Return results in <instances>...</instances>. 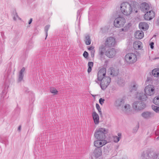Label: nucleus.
<instances>
[{"mask_svg": "<svg viewBox=\"0 0 159 159\" xmlns=\"http://www.w3.org/2000/svg\"><path fill=\"white\" fill-rule=\"evenodd\" d=\"M145 94L143 93L138 92L136 94V98L138 99L145 101L148 98L147 96H152L155 93V89L153 85H148L144 89Z\"/></svg>", "mask_w": 159, "mask_h": 159, "instance_id": "obj_1", "label": "nucleus"}, {"mask_svg": "<svg viewBox=\"0 0 159 159\" xmlns=\"http://www.w3.org/2000/svg\"><path fill=\"white\" fill-rule=\"evenodd\" d=\"M120 10L122 13L124 15L126 16L130 15L135 10L134 6L127 2L121 3Z\"/></svg>", "mask_w": 159, "mask_h": 159, "instance_id": "obj_2", "label": "nucleus"}, {"mask_svg": "<svg viewBox=\"0 0 159 159\" xmlns=\"http://www.w3.org/2000/svg\"><path fill=\"white\" fill-rule=\"evenodd\" d=\"M107 133V130L105 128H97L95 130L94 137L97 139H105L106 138L105 135Z\"/></svg>", "mask_w": 159, "mask_h": 159, "instance_id": "obj_3", "label": "nucleus"}, {"mask_svg": "<svg viewBox=\"0 0 159 159\" xmlns=\"http://www.w3.org/2000/svg\"><path fill=\"white\" fill-rule=\"evenodd\" d=\"M140 100L135 101L132 104L133 108L135 111H138L143 110L145 107V103L142 102V100L139 99Z\"/></svg>", "mask_w": 159, "mask_h": 159, "instance_id": "obj_4", "label": "nucleus"}, {"mask_svg": "<svg viewBox=\"0 0 159 159\" xmlns=\"http://www.w3.org/2000/svg\"><path fill=\"white\" fill-rule=\"evenodd\" d=\"M125 59L127 63L132 64L137 61V57L136 55L134 53H129L125 55Z\"/></svg>", "mask_w": 159, "mask_h": 159, "instance_id": "obj_5", "label": "nucleus"}, {"mask_svg": "<svg viewBox=\"0 0 159 159\" xmlns=\"http://www.w3.org/2000/svg\"><path fill=\"white\" fill-rule=\"evenodd\" d=\"M125 22V20L124 18L119 16L114 21V25L116 27L120 28L123 27Z\"/></svg>", "mask_w": 159, "mask_h": 159, "instance_id": "obj_6", "label": "nucleus"}, {"mask_svg": "<svg viewBox=\"0 0 159 159\" xmlns=\"http://www.w3.org/2000/svg\"><path fill=\"white\" fill-rule=\"evenodd\" d=\"M110 78L109 77H105V78L102 79L101 81L100 85L102 90H105L109 85L111 82Z\"/></svg>", "mask_w": 159, "mask_h": 159, "instance_id": "obj_7", "label": "nucleus"}, {"mask_svg": "<svg viewBox=\"0 0 159 159\" xmlns=\"http://www.w3.org/2000/svg\"><path fill=\"white\" fill-rule=\"evenodd\" d=\"M116 44L115 39L112 37L107 38L105 42V45L106 47H114Z\"/></svg>", "mask_w": 159, "mask_h": 159, "instance_id": "obj_8", "label": "nucleus"}, {"mask_svg": "<svg viewBox=\"0 0 159 159\" xmlns=\"http://www.w3.org/2000/svg\"><path fill=\"white\" fill-rule=\"evenodd\" d=\"M106 73V69L104 68L101 69L98 72V80L101 81L102 79L105 77Z\"/></svg>", "mask_w": 159, "mask_h": 159, "instance_id": "obj_9", "label": "nucleus"}, {"mask_svg": "<svg viewBox=\"0 0 159 159\" xmlns=\"http://www.w3.org/2000/svg\"><path fill=\"white\" fill-rule=\"evenodd\" d=\"M107 143V141L105 139H97L94 142V146L97 148H100Z\"/></svg>", "mask_w": 159, "mask_h": 159, "instance_id": "obj_10", "label": "nucleus"}, {"mask_svg": "<svg viewBox=\"0 0 159 159\" xmlns=\"http://www.w3.org/2000/svg\"><path fill=\"white\" fill-rule=\"evenodd\" d=\"M140 9L141 11L144 13L152 10L150 5L146 2L142 3L140 5Z\"/></svg>", "mask_w": 159, "mask_h": 159, "instance_id": "obj_11", "label": "nucleus"}, {"mask_svg": "<svg viewBox=\"0 0 159 159\" xmlns=\"http://www.w3.org/2000/svg\"><path fill=\"white\" fill-rule=\"evenodd\" d=\"M116 50L114 48L109 49L105 52L106 55L107 57L110 58L114 57L116 55Z\"/></svg>", "mask_w": 159, "mask_h": 159, "instance_id": "obj_12", "label": "nucleus"}, {"mask_svg": "<svg viewBox=\"0 0 159 159\" xmlns=\"http://www.w3.org/2000/svg\"><path fill=\"white\" fill-rule=\"evenodd\" d=\"M144 15V19L147 20H150L154 16V12L152 10L145 12Z\"/></svg>", "mask_w": 159, "mask_h": 159, "instance_id": "obj_13", "label": "nucleus"}, {"mask_svg": "<svg viewBox=\"0 0 159 159\" xmlns=\"http://www.w3.org/2000/svg\"><path fill=\"white\" fill-rule=\"evenodd\" d=\"M102 154V151L100 148H96L93 151L92 154V158H95L100 156Z\"/></svg>", "mask_w": 159, "mask_h": 159, "instance_id": "obj_14", "label": "nucleus"}, {"mask_svg": "<svg viewBox=\"0 0 159 159\" xmlns=\"http://www.w3.org/2000/svg\"><path fill=\"white\" fill-rule=\"evenodd\" d=\"M92 117L95 124L96 125L98 124L99 122V116L95 111H93V112Z\"/></svg>", "mask_w": 159, "mask_h": 159, "instance_id": "obj_15", "label": "nucleus"}, {"mask_svg": "<svg viewBox=\"0 0 159 159\" xmlns=\"http://www.w3.org/2000/svg\"><path fill=\"white\" fill-rule=\"evenodd\" d=\"M134 36L136 38L141 39L144 36L143 32L142 31H137L134 34Z\"/></svg>", "mask_w": 159, "mask_h": 159, "instance_id": "obj_16", "label": "nucleus"}, {"mask_svg": "<svg viewBox=\"0 0 159 159\" xmlns=\"http://www.w3.org/2000/svg\"><path fill=\"white\" fill-rule=\"evenodd\" d=\"M139 27L140 29L146 30L148 28V25L145 22H141L139 24Z\"/></svg>", "mask_w": 159, "mask_h": 159, "instance_id": "obj_17", "label": "nucleus"}, {"mask_svg": "<svg viewBox=\"0 0 159 159\" xmlns=\"http://www.w3.org/2000/svg\"><path fill=\"white\" fill-rule=\"evenodd\" d=\"M25 70V68L24 67H23L20 71L18 76V82H21L23 80Z\"/></svg>", "mask_w": 159, "mask_h": 159, "instance_id": "obj_18", "label": "nucleus"}, {"mask_svg": "<svg viewBox=\"0 0 159 159\" xmlns=\"http://www.w3.org/2000/svg\"><path fill=\"white\" fill-rule=\"evenodd\" d=\"M109 72L110 71V74L112 76H117L118 74V71L117 70H115L113 67H111L109 69Z\"/></svg>", "mask_w": 159, "mask_h": 159, "instance_id": "obj_19", "label": "nucleus"}, {"mask_svg": "<svg viewBox=\"0 0 159 159\" xmlns=\"http://www.w3.org/2000/svg\"><path fill=\"white\" fill-rule=\"evenodd\" d=\"M151 113L148 111L144 112L142 114V117L145 119H149L151 117Z\"/></svg>", "mask_w": 159, "mask_h": 159, "instance_id": "obj_20", "label": "nucleus"}, {"mask_svg": "<svg viewBox=\"0 0 159 159\" xmlns=\"http://www.w3.org/2000/svg\"><path fill=\"white\" fill-rule=\"evenodd\" d=\"M106 50L105 47L103 45H101L99 49V54L101 56H102Z\"/></svg>", "mask_w": 159, "mask_h": 159, "instance_id": "obj_21", "label": "nucleus"}, {"mask_svg": "<svg viewBox=\"0 0 159 159\" xmlns=\"http://www.w3.org/2000/svg\"><path fill=\"white\" fill-rule=\"evenodd\" d=\"M123 100L122 99H117L115 103V105L117 107H120L123 103Z\"/></svg>", "mask_w": 159, "mask_h": 159, "instance_id": "obj_22", "label": "nucleus"}, {"mask_svg": "<svg viewBox=\"0 0 159 159\" xmlns=\"http://www.w3.org/2000/svg\"><path fill=\"white\" fill-rule=\"evenodd\" d=\"M152 75L155 77H159V69H154L152 71Z\"/></svg>", "mask_w": 159, "mask_h": 159, "instance_id": "obj_23", "label": "nucleus"}, {"mask_svg": "<svg viewBox=\"0 0 159 159\" xmlns=\"http://www.w3.org/2000/svg\"><path fill=\"white\" fill-rule=\"evenodd\" d=\"M85 44L87 45H89L90 44L91 41L89 35H87L85 36Z\"/></svg>", "mask_w": 159, "mask_h": 159, "instance_id": "obj_24", "label": "nucleus"}, {"mask_svg": "<svg viewBox=\"0 0 159 159\" xmlns=\"http://www.w3.org/2000/svg\"><path fill=\"white\" fill-rule=\"evenodd\" d=\"M153 102L155 105L159 106V96H157L154 98Z\"/></svg>", "mask_w": 159, "mask_h": 159, "instance_id": "obj_25", "label": "nucleus"}, {"mask_svg": "<svg viewBox=\"0 0 159 159\" xmlns=\"http://www.w3.org/2000/svg\"><path fill=\"white\" fill-rule=\"evenodd\" d=\"M140 42H135L134 43L133 45L134 47L135 48V49H136L137 48L138 49H140L141 47V46L140 44Z\"/></svg>", "mask_w": 159, "mask_h": 159, "instance_id": "obj_26", "label": "nucleus"}, {"mask_svg": "<svg viewBox=\"0 0 159 159\" xmlns=\"http://www.w3.org/2000/svg\"><path fill=\"white\" fill-rule=\"evenodd\" d=\"M130 106L129 104H126L124 107V110L125 111H129L130 110Z\"/></svg>", "mask_w": 159, "mask_h": 159, "instance_id": "obj_27", "label": "nucleus"}, {"mask_svg": "<svg viewBox=\"0 0 159 159\" xmlns=\"http://www.w3.org/2000/svg\"><path fill=\"white\" fill-rule=\"evenodd\" d=\"M50 27V25H46L44 28V31L45 32V34L46 35V38L45 39H46L47 36H48V30H49V28Z\"/></svg>", "mask_w": 159, "mask_h": 159, "instance_id": "obj_28", "label": "nucleus"}, {"mask_svg": "<svg viewBox=\"0 0 159 159\" xmlns=\"http://www.w3.org/2000/svg\"><path fill=\"white\" fill-rule=\"evenodd\" d=\"M50 92L52 93H54L55 94H57L58 91L57 90L54 88H51L50 89Z\"/></svg>", "mask_w": 159, "mask_h": 159, "instance_id": "obj_29", "label": "nucleus"}, {"mask_svg": "<svg viewBox=\"0 0 159 159\" xmlns=\"http://www.w3.org/2000/svg\"><path fill=\"white\" fill-rule=\"evenodd\" d=\"M137 87V85L135 84L133 85V86L131 87V91L132 92L133 91H135L136 90Z\"/></svg>", "mask_w": 159, "mask_h": 159, "instance_id": "obj_30", "label": "nucleus"}, {"mask_svg": "<svg viewBox=\"0 0 159 159\" xmlns=\"http://www.w3.org/2000/svg\"><path fill=\"white\" fill-rule=\"evenodd\" d=\"M129 29V27L127 26H125L123 28H121L120 30V32H126L127 30H128Z\"/></svg>", "mask_w": 159, "mask_h": 159, "instance_id": "obj_31", "label": "nucleus"}, {"mask_svg": "<svg viewBox=\"0 0 159 159\" xmlns=\"http://www.w3.org/2000/svg\"><path fill=\"white\" fill-rule=\"evenodd\" d=\"M120 138L117 136L113 137L114 141L115 143H117L120 140Z\"/></svg>", "mask_w": 159, "mask_h": 159, "instance_id": "obj_32", "label": "nucleus"}, {"mask_svg": "<svg viewBox=\"0 0 159 159\" xmlns=\"http://www.w3.org/2000/svg\"><path fill=\"white\" fill-rule=\"evenodd\" d=\"M13 19L15 20H17V19H20V18L19 17L17 13L15 12V14L14 15V16H13Z\"/></svg>", "mask_w": 159, "mask_h": 159, "instance_id": "obj_33", "label": "nucleus"}, {"mask_svg": "<svg viewBox=\"0 0 159 159\" xmlns=\"http://www.w3.org/2000/svg\"><path fill=\"white\" fill-rule=\"evenodd\" d=\"M96 108L98 110L99 112L100 113V114H101L102 112H101V109L100 108V106H99V104L97 103L96 105Z\"/></svg>", "mask_w": 159, "mask_h": 159, "instance_id": "obj_34", "label": "nucleus"}, {"mask_svg": "<svg viewBox=\"0 0 159 159\" xmlns=\"http://www.w3.org/2000/svg\"><path fill=\"white\" fill-rule=\"evenodd\" d=\"M88 52L86 51H85L84 52L83 55L85 58H87L88 57Z\"/></svg>", "mask_w": 159, "mask_h": 159, "instance_id": "obj_35", "label": "nucleus"}, {"mask_svg": "<svg viewBox=\"0 0 159 159\" xmlns=\"http://www.w3.org/2000/svg\"><path fill=\"white\" fill-rule=\"evenodd\" d=\"M88 67H92L93 66V62H89L88 63Z\"/></svg>", "mask_w": 159, "mask_h": 159, "instance_id": "obj_36", "label": "nucleus"}, {"mask_svg": "<svg viewBox=\"0 0 159 159\" xmlns=\"http://www.w3.org/2000/svg\"><path fill=\"white\" fill-rule=\"evenodd\" d=\"M104 101H105L104 99H103L102 98H100L99 99V102L102 105L104 103Z\"/></svg>", "mask_w": 159, "mask_h": 159, "instance_id": "obj_37", "label": "nucleus"}, {"mask_svg": "<svg viewBox=\"0 0 159 159\" xmlns=\"http://www.w3.org/2000/svg\"><path fill=\"white\" fill-rule=\"evenodd\" d=\"M95 50L91 51V55L92 57H93L94 56Z\"/></svg>", "mask_w": 159, "mask_h": 159, "instance_id": "obj_38", "label": "nucleus"}, {"mask_svg": "<svg viewBox=\"0 0 159 159\" xmlns=\"http://www.w3.org/2000/svg\"><path fill=\"white\" fill-rule=\"evenodd\" d=\"M88 50L90 51H92L93 50H94V47L93 46H91L88 48Z\"/></svg>", "mask_w": 159, "mask_h": 159, "instance_id": "obj_39", "label": "nucleus"}, {"mask_svg": "<svg viewBox=\"0 0 159 159\" xmlns=\"http://www.w3.org/2000/svg\"><path fill=\"white\" fill-rule=\"evenodd\" d=\"M154 43L153 42H152L150 43V48L151 49H153L154 48L153 45Z\"/></svg>", "mask_w": 159, "mask_h": 159, "instance_id": "obj_40", "label": "nucleus"}, {"mask_svg": "<svg viewBox=\"0 0 159 159\" xmlns=\"http://www.w3.org/2000/svg\"><path fill=\"white\" fill-rule=\"evenodd\" d=\"M92 68V67H88V73H89L91 71Z\"/></svg>", "mask_w": 159, "mask_h": 159, "instance_id": "obj_41", "label": "nucleus"}, {"mask_svg": "<svg viewBox=\"0 0 159 159\" xmlns=\"http://www.w3.org/2000/svg\"><path fill=\"white\" fill-rule=\"evenodd\" d=\"M156 112H158L159 111V107H156V110L155 111Z\"/></svg>", "mask_w": 159, "mask_h": 159, "instance_id": "obj_42", "label": "nucleus"}, {"mask_svg": "<svg viewBox=\"0 0 159 159\" xmlns=\"http://www.w3.org/2000/svg\"><path fill=\"white\" fill-rule=\"evenodd\" d=\"M32 18H31L30 20H29V24H30L31 22H32Z\"/></svg>", "mask_w": 159, "mask_h": 159, "instance_id": "obj_43", "label": "nucleus"}, {"mask_svg": "<svg viewBox=\"0 0 159 159\" xmlns=\"http://www.w3.org/2000/svg\"><path fill=\"white\" fill-rule=\"evenodd\" d=\"M157 106H154L153 107H152V109L153 110H154L155 111L156 110V107H157Z\"/></svg>", "mask_w": 159, "mask_h": 159, "instance_id": "obj_44", "label": "nucleus"}, {"mask_svg": "<svg viewBox=\"0 0 159 159\" xmlns=\"http://www.w3.org/2000/svg\"><path fill=\"white\" fill-rule=\"evenodd\" d=\"M21 127L20 126L18 128V130L19 131H20L21 130Z\"/></svg>", "mask_w": 159, "mask_h": 159, "instance_id": "obj_45", "label": "nucleus"}, {"mask_svg": "<svg viewBox=\"0 0 159 159\" xmlns=\"http://www.w3.org/2000/svg\"><path fill=\"white\" fill-rule=\"evenodd\" d=\"M118 135L119 136V137H120L121 136V134L120 133H118Z\"/></svg>", "mask_w": 159, "mask_h": 159, "instance_id": "obj_46", "label": "nucleus"}, {"mask_svg": "<svg viewBox=\"0 0 159 159\" xmlns=\"http://www.w3.org/2000/svg\"><path fill=\"white\" fill-rule=\"evenodd\" d=\"M95 82H96V83H98V84L100 85V84H99V83L98 82V81H97V80H95Z\"/></svg>", "mask_w": 159, "mask_h": 159, "instance_id": "obj_47", "label": "nucleus"}, {"mask_svg": "<svg viewBox=\"0 0 159 159\" xmlns=\"http://www.w3.org/2000/svg\"><path fill=\"white\" fill-rule=\"evenodd\" d=\"M157 22H158V24L159 25V17L158 20H157Z\"/></svg>", "mask_w": 159, "mask_h": 159, "instance_id": "obj_48", "label": "nucleus"}, {"mask_svg": "<svg viewBox=\"0 0 159 159\" xmlns=\"http://www.w3.org/2000/svg\"><path fill=\"white\" fill-rule=\"evenodd\" d=\"M157 139V140H159V136L158 137H157V139Z\"/></svg>", "mask_w": 159, "mask_h": 159, "instance_id": "obj_49", "label": "nucleus"}, {"mask_svg": "<svg viewBox=\"0 0 159 159\" xmlns=\"http://www.w3.org/2000/svg\"><path fill=\"white\" fill-rule=\"evenodd\" d=\"M156 134H158V132L157 131L156 132Z\"/></svg>", "mask_w": 159, "mask_h": 159, "instance_id": "obj_50", "label": "nucleus"}, {"mask_svg": "<svg viewBox=\"0 0 159 159\" xmlns=\"http://www.w3.org/2000/svg\"><path fill=\"white\" fill-rule=\"evenodd\" d=\"M4 90L2 92H3V93H4ZM5 93H6V92H5Z\"/></svg>", "mask_w": 159, "mask_h": 159, "instance_id": "obj_51", "label": "nucleus"}, {"mask_svg": "<svg viewBox=\"0 0 159 159\" xmlns=\"http://www.w3.org/2000/svg\"><path fill=\"white\" fill-rule=\"evenodd\" d=\"M135 12L136 13H137V10L135 11Z\"/></svg>", "mask_w": 159, "mask_h": 159, "instance_id": "obj_52", "label": "nucleus"}]
</instances>
